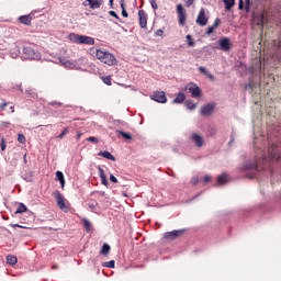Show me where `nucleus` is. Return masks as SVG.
Segmentation results:
<instances>
[{"label":"nucleus","instance_id":"aec40b11","mask_svg":"<svg viewBox=\"0 0 281 281\" xmlns=\"http://www.w3.org/2000/svg\"><path fill=\"white\" fill-rule=\"evenodd\" d=\"M186 101V94L183 92H179L173 100V104H183Z\"/></svg>","mask_w":281,"mask_h":281},{"label":"nucleus","instance_id":"c85d7f7f","mask_svg":"<svg viewBox=\"0 0 281 281\" xmlns=\"http://www.w3.org/2000/svg\"><path fill=\"white\" fill-rule=\"evenodd\" d=\"M186 106L187 109H189V111H194V109H196V103H194L193 101H187Z\"/></svg>","mask_w":281,"mask_h":281},{"label":"nucleus","instance_id":"f704fd0d","mask_svg":"<svg viewBox=\"0 0 281 281\" xmlns=\"http://www.w3.org/2000/svg\"><path fill=\"white\" fill-rule=\"evenodd\" d=\"M149 3L153 10H157L159 8V5L157 4V0H149Z\"/></svg>","mask_w":281,"mask_h":281},{"label":"nucleus","instance_id":"5fc2aeb1","mask_svg":"<svg viewBox=\"0 0 281 281\" xmlns=\"http://www.w3.org/2000/svg\"><path fill=\"white\" fill-rule=\"evenodd\" d=\"M15 49L18 53H15V56H19V54H21V48H19L18 46H15Z\"/></svg>","mask_w":281,"mask_h":281},{"label":"nucleus","instance_id":"7ed1b4c3","mask_svg":"<svg viewBox=\"0 0 281 281\" xmlns=\"http://www.w3.org/2000/svg\"><path fill=\"white\" fill-rule=\"evenodd\" d=\"M23 54L29 60H41V53H38V50H35V48L32 46L24 47Z\"/></svg>","mask_w":281,"mask_h":281},{"label":"nucleus","instance_id":"ddd939ff","mask_svg":"<svg viewBox=\"0 0 281 281\" xmlns=\"http://www.w3.org/2000/svg\"><path fill=\"white\" fill-rule=\"evenodd\" d=\"M138 18H139V26L142 29H145L146 25H148V16L146 15V11L139 10Z\"/></svg>","mask_w":281,"mask_h":281},{"label":"nucleus","instance_id":"58836bf2","mask_svg":"<svg viewBox=\"0 0 281 281\" xmlns=\"http://www.w3.org/2000/svg\"><path fill=\"white\" fill-rule=\"evenodd\" d=\"M98 170H99V177H100V179L106 177V175L104 173V169H102L101 167H99Z\"/></svg>","mask_w":281,"mask_h":281},{"label":"nucleus","instance_id":"412c9836","mask_svg":"<svg viewBox=\"0 0 281 281\" xmlns=\"http://www.w3.org/2000/svg\"><path fill=\"white\" fill-rule=\"evenodd\" d=\"M199 72L200 74H205V76L207 77L209 80H212V81L215 80L214 75L210 74V71H207V69L203 66L199 67Z\"/></svg>","mask_w":281,"mask_h":281},{"label":"nucleus","instance_id":"39448f33","mask_svg":"<svg viewBox=\"0 0 281 281\" xmlns=\"http://www.w3.org/2000/svg\"><path fill=\"white\" fill-rule=\"evenodd\" d=\"M54 196L56 199L57 207H59L61 212H69V207L65 204V196H63V193L60 191H55Z\"/></svg>","mask_w":281,"mask_h":281},{"label":"nucleus","instance_id":"4468645a","mask_svg":"<svg viewBox=\"0 0 281 281\" xmlns=\"http://www.w3.org/2000/svg\"><path fill=\"white\" fill-rule=\"evenodd\" d=\"M215 106L216 105L214 103H207L206 105L202 106L201 115H212V113H214Z\"/></svg>","mask_w":281,"mask_h":281},{"label":"nucleus","instance_id":"f03ea898","mask_svg":"<svg viewBox=\"0 0 281 281\" xmlns=\"http://www.w3.org/2000/svg\"><path fill=\"white\" fill-rule=\"evenodd\" d=\"M68 40L70 41V43H76L77 45H95V40L87 35L70 33L68 35Z\"/></svg>","mask_w":281,"mask_h":281},{"label":"nucleus","instance_id":"e2e57ef3","mask_svg":"<svg viewBox=\"0 0 281 281\" xmlns=\"http://www.w3.org/2000/svg\"><path fill=\"white\" fill-rule=\"evenodd\" d=\"M53 269H58V267L57 266H53Z\"/></svg>","mask_w":281,"mask_h":281},{"label":"nucleus","instance_id":"de8ad7c7","mask_svg":"<svg viewBox=\"0 0 281 281\" xmlns=\"http://www.w3.org/2000/svg\"><path fill=\"white\" fill-rule=\"evenodd\" d=\"M109 14H110V16H114V19H120V16L117 15V13L115 11H110Z\"/></svg>","mask_w":281,"mask_h":281},{"label":"nucleus","instance_id":"cd10ccee","mask_svg":"<svg viewBox=\"0 0 281 281\" xmlns=\"http://www.w3.org/2000/svg\"><path fill=\"white\" fill-rule=\"evenodd\" d=\"M109 251H111V246H109V244H104V245L102 246L101 254H102L103 256H106V255L109 254Z\"/></svg>","mask_w":281,"mask_h":281},{"label":"nucleus","instance_id":"09e8293b","mask_svg":"<svg viewBox=\"0 0 281 281\" xmlns=\"http://www.w3.org/2000/svg\"><path fill=\"white\" fill-rule=\"evenodd\" d=\"M110 181H112V183H117V178L113 175H110Z\"/></svg>","mask_w":281,"mask_h":281},{"label":"nucleus","instance_id":"4d7b16f0","mask_svg":"<svg viewBox=\"0 0 281 281\" xmlns=\"http://www.w3.org/2000/svg\"><path fill=\"white\" fill-rule=\"evenodd\" d=\"M110 8H113V0H109Z\"/></svg>","mask_w":281,"mask_h":281},{"label":"nucleus","instance_id":"423d86ee","mask_svg":"<svg viewBox=\"0 0 281 281\" xmlns=\"http://www.w3.org/2000/svg\"><path fill=\"white\" fill-rule=\"evenodd\" d=\"M82 5L83 8H90V10H100L104 5V0H85Z\"/></svg>","mask_w":281,"mask_h":281},{"label":"nucleus","instance_id":"052dcab7","mask_svg":"<svg viewBox=\"0 0 281 281\" xmlns=\"http://www.w3.org/2000/svg\"><path fill=\"white\" fill-rule=\"evenodd\" d=\"M81 135H82V134H80V133L77 135L78 139H80Z\"/></svg>","mask_w":281,"mask_h":281},{"label":"nucleus","instance_id":"49530a36","mask_svg":"<svg viewBox=\"0 0 281 281\" xmlns=\"http://www.w3.org/2000/svg\"><path fill=\"white\" fill-rule=\"evenodd\" d=\"M184 3L187 5V8H190V5H192V3H194V0H184Z\"/></svg>","mask_w":281,"mask_h":281},{"label":"nucleus","instance_id":"5701e85b","mask_svg":"<svg viewBox=\"0 0 281 281\" xmlns=\"http://www.w3.org/2000/svg\"><path fill=\"white\" fill-rule=\"evenodd\" d=\"M7 262L8 265H16V262H19V259H16V256L13 255H8L7 256Z\"/></svg>","mask_w":281,"mask_h":281},{"label":"nucleus","instance_id":"f8f14e48","mask_svg":"<svg viewBox=\"0 0 281 281\" xmlns=\"http://www.w3.org/2000/svg\"><path fill=\"white\" fill-rule=\"evenodd\" d=\"M178 21L180 25H186V10L182 4L177 5Z\"/></svg>","mask_w":281,"mask_h":281},{"label":"nucleus","instance_id":"e433bc0d","mask_svg":"<svg viewBox=\"0 0 281 281\" xmlns=\"http://www.w3.org/2000/svg\"><path fill=\"white\" fill-rule=\"evenodd\" d=\"M87 142H92L93 144H98L100 142L97 137L90 136L87 138Z\"/></svg>","mask_w":281,"mask_h":281},{"label":"nucleus","instance_id":"a878e982","mask_svg":"<svg viewBox=\"0 0 281 281\" xmlns=\"http://www.w3.org/2000/svg\"><path fill=\"white\" fill-rule=\"evenodd\" d=\"M216 27H218V19L215 20V23L212 26L206 29V34L207 35L212 34L214 30H216Z\"/></svg>","mask_w":281,"mask_h":281},{"label":"nucleus","instance_id":"2eb2a0df","mask_svg":"<svg viewBox=\"0 0 281 281\" xmlns=\"http://www.w3.org/2000/svg\"><path fill=\"white\" fill-rule=\"evenodd\" d=\"M252 23L255 25H258L259 27H263L265 26V15L263 14L255 15L252 19Z\"/></svg>","mask_w":281,"mask_h":281},{"label":"nucleus","instance_id":"c9c22d12","mask_svg":"<svg viewBox=\"0 0 281 281\" xmlns=\"http://www.w3.org/2000/svg\"><path fill=\"white\" fill-rule=\"evenodd\" d=\"M18 142H19L20 144H25V135L19 134V135H18Z\"/></svg>","mask_w":281,"mask_h":281},{"label":"nucleus","instance_id":"ea45409f","mask_svg":"<svg viewBox=\"0 0 281 281\" xmlns=\"http://www.w3.org/2000/svg\"><path fill=\"white\" fill-rule=\"evenodd\" d=\"M103 82H104V85H108L109 87H111V77H104L103 78Z\"/></svg>","mask_w":281,"mask_h":281},{"label":"nucleus","instance_id":"4c0bfd02","mask_svg":"<svg viewBox=\"0 0 281 281\" xmlns=\"http://www.w3.org/2000/svg\"><path fill=\"white\" fill-rule=\"evenodd\" d=\"M1 150H5V148L8 147V145L5 144V138L4 137H2L1 138Z\"/></svg>","mask_w":281,"mask_h":281},{"label":"nucleus","instance_id":"0e129e2a","mask_svg":"<svg viewBox=\"0 0 281 281\" xmlns=\"http://www.w3.org/2000/svg\"><path fill=\"white\" fill-rule=\"evenodd\" d=\"M12 54V56H14V53H11Z\"/></svg>","mask_w":281,"mask_h":281},{"label":"nucleus","instance_id":"13d9d810","mask_svg":"<svg viewBox=\"0 0 281 281\" xmlns=\"http://www.w3.org/2000/svg\"><path fill=\"white\" fill-rule=\"evenodd\" d=\"M89 207L93 210L95 207V204H89Z\"/></svg>","mask_w":281,"mask_h":281},{"label":"nucleus","instance_id":"a211bd4d","mask_svg":"<svg viewBox=\"0 0 281 281\" xmlns=\"http://www.w3.org/2000/svg\"><path fill=\"white\" fill-rule=\"evenodd\" d=\"M19 21L23 25H30V23H32V14L21 15Z\"/></svg>","mask_w":281,"mask_h":281},{"label":"nucleus","instance_id":"603ef678","mask_svg":"<svg viewBox=\"0 0 281 281\" xmlns=\"http://www.w3.org/2000/svg\"><path fill=\"white\" fill-rule=\"evenodd\" d=\"M12 227H21L22 229H27V227L21 226V225H19V224H13Z\"/></svg>","mask_w":281,"mask_h":281},{"label":"nucleus","instance_id":"a18cd8bd","mask_svg":"<svg viewBox=\"0 0 281 281\" xmlns=\"http://www.w3.org/2000/svg\"><path fill=\"white\" fill-rule=\"evenodd\" d=\"M155 36H164V30L159 29L155 32Z\"/></svg>","mask_w":281,"mask_h":281},{"label":"nucleus","instance_id":"6e6d98bb","mask_svg":"<svg viewBox=\"0 0 281 281\" xmlns=\"http://www.w3.org/2000/svg\"><path fill=\"white\" fill-rule=\"evenodd\" d=\"M239 10H243V0H239Z\"/></svg>","mask_w":281,"mask_h":281},{"label":"nucleus","instance_id":"bb28decb","mask_svg":"<svg viewBox=\"0 0 281 281\" xmlns=\"http://www.w3.org/2000/svg\"><path fill=\"white\" fill-rule=\"evenodd\" d=\"M116 133L119 135H121L122 137H124V139H133V136H131V134H128V133H125V132L120 131V130H116Z\"/></svg>","mask_w":281,"mask_h":281},{"label":"nucleus","instance_id":"9d476101","mask_svg":"<svg viewBox=\"0 0 281 281\" xmlns=\"http://www.w3.org/2000/svg\"><path fill=\"white\" fill-rule=\"evenodd\" d=\"M217 43L222 52H229V49H232V42L227 37L220 38Z\"/></svg>","mask_w":281,"mask_h":281},{"label":"nucleus","instance_id":"4be33fe9","mask_svg":"<svg viewBox=\"0 0 281 281\" xmlns=\"http://www.w3.org/2000/svg\"><path fill=\"white\" fill-rule=\"evenodd\" d=\"M99 157H104V159H109L110 161H115V156H113L110 151H100Z\"/></svg>","mask_w":281,"mask_h":281},{"label":"nucleus","instance_id":"3c124183","mask_svg":"<svg viewBox=\"0 0 281 281\" xmlns=\"http://www.w3.org/2000/svg\"><path fill=\"white\" fill-rule=\"evenodd\" d=\"M8 104H10V103L3 102L2 104H0V109H1L2 111H4V110H5V106H8Z\"/></svg>","mask_w":281,"mask_h":281},{"label":"nucleus","instance_id":"473e14b6","mask_svg":"<svg viewBox=\"0 0 281 281\" xmlns=\"http://www.w3.org/2000/svg\"><path fill=\"white\" fill-rule=\"evenodd\" d=\"M103 267H108V269H115V261L111 260L105 263H103Z\"/></svg>","mask_w":281,"mask_h":281},{"label":"nucleus","instance_id":"c756f323","mask_svg":"<svg viewBox=\"0 0 281 281\" xmlns=\"http://www.w3.org/2000/svg\"><path fill=\"white\" fill-rule=\"evenodd\" d=\"M225 3V9L226 10H232L234 8V0H223Z\"/></svg>","mask_w":281,"mask_h":281},{"label":"nucleus","instance_id":"dca6fc26","mask_svg":"<svg viewBox=\"0 0 281 281\" xmlns=\"http://www.w3.org/2000/svg\"><path fill=\"white\" fill-rule=\"evenodd\" d=\"M60 64L67 69H80L76 64L69 59H60Z\"/></svg>","mask_w":281,"mask_h":281},{"label":"nucleus","instance_id":"bf43d9fd","mask_svg":"<svg viewBox=\"0 0 281 281\" xmlns=\"http://www.w3.org/2000/svg\"><path fill=\"white\" fill-rule=\"evenodd\" d=\"M11 113H14V106H10Z\"/></svg>","mask_w":281,"mask_h":281},{"label":"nucleus","instance_id":"864d4df0","mask_svg":"<svg viewBox=\"0 0 281 281\" xmlns=\"http://www.w3.org/2000/svg\"><path fill=\"white\" fill-rule=\"evenodd\" d=\"M121 8L122 10H126V7L124 5V0H121Z\"/></svg>","mask_w":281,"mask_h":281},{"label":"nucleus","instance_id":"37998d69","mask_svg":"<svg viewBox=\"0 0 281 281\" xmlns=\"http://www.w3.org/2000/svg\"><path fill=\"white\" fill-rule=\"evenodd\" d=\"M101 183L102 186H105V187L109 186V180H106V176L101 178Z\"/></svg>","mask_w":281,"mask_h":281},{"label":"nucleus","instance_id":"393cba45","mask_svg":"<svg viewBox=\"0 0 281 281\" xmlns=\"http://www.w3.org/2000/svg\"><path fill=\"white\" fill-rule=\"evenodd\" d=\"M56 179L59 180L61 188H65V175H63L61 171L56 172Z\"/></svg>","mask_w":281,"mask_h":281},{"label":"nucleus","instance_id":"1a4fd4ad","mask_svg":"<svg viewBox=\"0 0 281 281\" xmlns=\"http://www.w3.org/2000/svg\"><path fill=\"white\" fill-rule=\"evenodd\" d=\"M184 229H178V231H171L164 234V238L167 240H175L176 238H179V236H183Z\"/></svg>","mask_w":281,"mask_h":281},{"label":"nucleus","instance_id":"7c9ffc66","mask_svg":"<svg viewBox=\"0 0 281 281\" xmlns=\"http://www.w3.org/2000/svg\"><path fill=\"white\" fill-rule=\"evenodd\" d=\"M23 212H27V207L21 203L18 210L15 211V214H23Z\"/></svg>","mask_w":281,"mask_h":281},{"label":"nucleus","instance_id":"72a5a7b5","mask_svg":"<svg viewBox=\"0 0 281 281\" xmlns=\"http://www.w3.org/2000/svg\"><path fill=\"white\" fill-rule=\"evenodd\" d=\"M254 168H258V162H252L251 165H246V170H252Z\"/></svg>","mask_w":281,"mask_h":281},{"label":"nucleus","instance_id":"f3484780","mask_svg":"<svg viewBox=\"0 0 281 281\" xmlns=\"http://www.w3.org/2000/svg\"><path fill=\"white\" fill-rule=\"evenodd\" d=\"M191 139L195 144V146H198V148H201V146H203V136L199 134H192Z\"/></svg>","mask_w":281,"mask_h":281},{"label":"nucleus","instance_id":"f257e3e1","mask_svg":"<svg viewBox=\"0 0 281 281\" xmlns=\"http://www.w3.org/2000/svg\"><path fill=\"white\" fill-rule=\"evenodd\" d=\"M91 52L95 55V58L101 63H104V65H109L111 67L116 63L115 56L109 52L95 48H92Z\"/></svg>","mask_w":281,"mask_h":281},{"label":"nucleus","instance_id":"6ab92c4d","mask_svg":"<svg viewBox=\"0 0 281 281\" xmlns=\"http://www.w3.org/2000/svg\"><path fill=\"white\" fill-rule=\"evenodd\" d=\"M227 181H229V176H227V173H222L221 176L217 177L218 186H225Z\"/></svg>","mask_w":281,"mask_h":281},{"label":"nucleus","instance_id":"2f4dec72","mask_svg":"<svg viewBox=\"0 0 281 281\" xmlns=\"http://www.w3.org/2000/svg\"><path fill=\"white\" fill-rule=\"evenodd\" d=\"M186 40H187V45L189 47H194V40H192V36L191 35H187L186 36Z\"/></svg>","mask_w":281,"mask_h":281},{"label":"nucleus","instance_id":"9b49d317","mask_svg":"<svg viewBox=\"0 0 281 281\" xmlns=\"http://www.w3.org/2000/svg\"><path fill=\"white\" fill-rule=\"evenodd\" d=\"M207 21L209 19L205 16V9H201L196 18L198 25L205 27V25H207Z\"/></svg>","mask_w":281,"mask_h":281},{"label":"nucleus","instance_id":"b1692460","mask_svg":"<svg viewBox=\"0 0 281 281\" xmlns=\"http://www.w3.org/2000/svg\"><path fill=\"white\" fill-rule=\"evenodd\" d=\"M81 221L86 232L89 234L91 232V222L88 218H82Z\"/></svg>","mask_w":281,"mask_h":281},{"label":"nucleus","instance_id":"6e6552de","mask_svg":"<svg viewBox=\"0 0 281 281\" xmlns=\"http://www.w3.org/2000/svg\"><path fill=\"white\" fill-rule=\"evenodd\" d=\"M151 100L155 102H159L160 104H166L168 102V98H166V92L157 91L151 97Z\"/></svg>","mask_w":281,"mask_h":281},{"label":"nucleus","instance_id":"a19ab883","mask_svg":"<svg viewBox=\"0 0 281 281\" xmlns=\"http://www.w3.org/2000/svg\"><path fill=\"white\" fill-rule=\"evenodd\" d=\"M67 133H69V130L65 128V130L63 131V133L59 134L58 138H59V139H63V137H65V135H67Z\"/></svg>","mask_w":281,"mask_h":281},{"label":"nucleus","instance_id":"c03bdc74","mask_svg":"<svg viewBox=\"0 0 281 281\" xmlns=\"http://www.w3.org/2000/svg\"><path fill=\"white\" fill-rule=\"evenodd\" d=\"M191 183H192V186H196L199 183V177H193L191 179Z\"/></svg>","mask_w":281,"mask_h":281},{"label":"nucleus","instance_id":"79ce46f5","mask_svg":"<svg viewBox=\"0 0 281 281\" xmlns=\"http://www.w3.org/2000/svg\"><path fill=\"white\" fill-rule=\"evenodd\" d=\"M210 181H212V176H204V178H203V182L204 183H210Z\"/></svg>","mask_w":281,"mask_h":281},{"label":"nucleus","instance_id":"8fccbe9b","mask_svg":"<svg viewBox=\"0 0 281 281\" xmlns=\"http://www.w3.org/2000/svg\"><path fill=\"white\" fill-rule=\"evenodd\" d=\"M122 16H124L125 19L128 18V12L126 11V9L122 10Z\"/></svg>","mask_w":281,"mask_h":281},{"label":"nucleus","instance_id":"0eeeda50","mask_svg":"<svg viewBox=\"0 0 281 281\" xmlns=\"http://www.w3.org/2000/svg\"><path fill=\"white\" fill-rule=\"evenodd\" d=\"M186 91H189L191 93L192 98H200L201 97V88H199L194 83H189L186 86Z\"/></svg>","mask_w":281,"mask_h":281},{"label":"nucleus","instance_id":"20e7f679","mask_svg":"<svg viewBox=\"0 0 281 281\" xmlns=\"http://www.w3.org/2000/svg\"><path fill=\"white\" fill-rule=\"evenodd\" d=\"M276 159H280V153H278L276 145L272 144L268 149V156L263 157V161H276Z\"/></svg>","mask_w":281,"mask_h":281},{"label":"nucleus","instance_id":"680f3d73","mask_svg":"<svg viewBox=\"0 0 281 281\" xmlns=\"http://www.w3.org/2000/svg\"><path fill=\"white\" fill-rule=\"evenodd\" d=\"M27 154L24 155V161H26Z\"/></svg>","mask_w":281,"mask_h":281}]
</instances>
